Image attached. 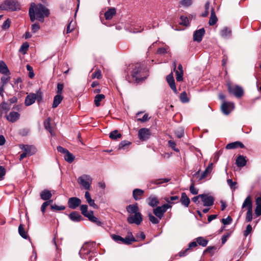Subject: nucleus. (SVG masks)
<instances>
[{
  "instance_id": "nucleus-54",
  "label": "nucleus",
  "mask_w": 261,
  "mask_h": 261,
  "mask_svg": "<svg viewBox=\"0 0 261 261\" xmlns=\"http://www.w3.org/2000/svg\"><path fill=\"white\" fill-rule=\"evenodd\" d=\"M50 208L54 211H63L65 209V206L63 205L58 206L56 204H53L50 206Z\"/></svg>"
},
{
  "instance_id": "nucleus-13",
  "label": "nucleus",
  "mask_w": 261,
  "mask_h": 261,
  "mask_svg": "<svg viewBox=\"0 0 261 261\" xmlns=\"http://www.w3.org/2000/svg\"><path fill=\"white\" fill-rule=\"evenodd\" d=\"M20 114L16 112H11L8 115H6L7 120L12 123L15 122L20 118Z\"/></svg>"
},
{
  "instance_id": "nucleus-20",
  "label": "nucleus",
  "mask_w": 261,
  "mask_h": 261,
  "mask_svg": "<svg viewBox=\"0 0 261 261\" xmlns=\"http://www.w3.org/2000/svg\"><path fill=\"white\" fill-rule=\"evenodd\" d=\"M148 204L149 206L154 207L159 204V201L157 197L153 195H150L147 199Z\"/></svg>"
},
{
  "instance_id": "nucleus-21",
  "label": "nucleus",
  "mask_w": 261,
  "mask_h": 261,
  "mask_svg": "<svg viewBox=\"0 0 261 261\" xmlns=\"http://www.w3.org/2000/svg\"><path fill=\"white\" fill-rule=\"evenodd\" d=\"M116 14V9L115 8H109L105 13V17L106 20H111Z\"/></svg>"
},
{
  "instance_id": "nucleus-47",
  "label": "nucleus",
  "mask_w": 261,
  "mask_h": 261,
  "mask_svg": "<svg viewBox=\"0 0 261 261\" xmlns=\"http://www.w3.org/2000/svg\"><path fill=\"white\" fill-rule=\"evenodd\" d=\"M157 207L158 208H159V210H160L163 213L165 214L167 211V210L169 208H171L172 206L171 205L167 203Z\"/></svg>"
},
{
  "instance_id": "nucleus-10",
  "label": "nucleus",
  "mask_w": 261,
  "mask_h": 261,
  "mask_svg": "<svg viewBox=\"0 0 261 261\" xmlns=\"http://www.w3.org/2000/svg\"><path fill=\"white\" fill-rule=\"evenodd\" d=\"M19 147L21 150L26 152L28 156L34 154L36 151V148L33 145L20 144Z\"/></svg>"
},
{
  "instance_id": "nucleus-32",
  "label": "nucleus",
  "mask_w": 261,
  "mask_h": 261,
  "mask_svg": "<svg viewBox=\"0 0 261 261\" xmlns=\"http://www.w3.org/2000/svg\"><path fill=\"white\" fill-rule=\"evenodd\" d=\"M10 109V106L7 103L5 102H3L0 105V117H1L3 113V111L5 112L6 114L8 113V112Z\"/></svg>"
},
{
  "instance_id": "nucleus-14",
  "label": "nucleus",
  "mask_w": 261,
  "mask_h": 261,
  "mask_svg": "<svg viewBox=\"0 0 261 261\" xmlns=\"http://www.w3.org/2000/svg\"><path fill=\"white\" fill-rule=\"evenodd\" d=\"M38 96H39V95L35 93H31L29 94L25 99L24 102L25 106H29L33 104L35 102Z\"/></svg>"
},
{
  "instance_id": "nucleus-25",
  "label": "nucleus",
  "mask_w": 261,
  "mask_h": 261,
  "mask_svg": "<svg viewBox=\"0 0 261 261\" xmlns=\"http://www.w3.org/2000/svg\"><path fill=\"white\" fill-rule=\"evenodd\" d=\"M90 214L87 218L92 222L95 223L98 226H101L102 225L101 222L96 217L93 215V212L92 211H90Z\"/></svg>"
},
{
  "instance_id": "nucleus-48",
  "label": "nucleus",
  "mask_w": 261,
  "mask_h": 261,
  "mask_svg": "<svg viewBox=\"0 0 261 261\" xmlns=\"http://www.w3.org/2000/svg\"><path fill=\"white\" fill-rule=\"evenodd\" d=\"M74 29V24L71 20L67 25L66 32L68 34L71 32Z\"/></svg>"
},
{
  "instance_id": "nucleus-38",
  "label": "nucleus",
  "mask_w": 261,
  "mask_h": 261,
  "mask_svg": "<svg viewBox=\"0 0 261 261\" xmlns=\"http://www.w3.org/2000/svg\"><path fill=\"white\" fill-rule=\"evenodd\" d=\"M74 156L69 151L65 154L64 159L65 161L69 163H72L74 160Z\"/></svg>"
},
{
  "instance_id": "nucleus-36",
  "label": "nucleus",
  "mask_w": 261,
  "mask_h": 261,
  "mask_svg": "<svg viewBox=\"0 0 261 261\" xmlns=\"http://www.w3.org/2000/svg\"><path fill=\"white\" fill-rule=\"evenodd\" d=\"M18 232L19 235L23 239H27L29 238L27 232L25 231L22 224H20L18 227Z\"/></svg>"
},
{
  "instance_id": "nucleus-46",
  "label": "nucleus",
  "mask_w": 261,
  "mask_h": 261,
  "mask_svg": "<svg viewBox=\"0 0 261 261\" xmlns=\"http://www.w3.org/2000/svg\"><path fill=\"white\" fill-rule=\"evenodd\" d=\"M29 47V43L28 42H24L21 45L19 49V51L22 53L23 54H25L28 50Z\"/></svg>"
},
{
  "instance_id": "nucleus-18",
  "label": "nucleus",
  "mask_w": 261,
  "mask_h": 261,
  "mask_svg": "<svg viewBox=\"0 0 261 261\" xmlns=\"http://www.w3.org/2000/svg\"><path fill=\"white\" fill-rule=\"evenodd\" d=\"M245 146L242 143L239 141H236L227 144L226 146V148L227 149H232L237 148H243Z\"/></svg>"
},
{
  "instance_id": "nucleus-63",
  "label": "nucleus",
  "mask_w": 261,
  "mask_h": 261,
  "mask_svg": "<svg viewBox=\"0 0 261 261\" xmlns=\"http://www.w3.org/2000/svg\"><path fill=\"white\" fill-rule=\"evenodd\" d=\"M150 119L148 115L147 114H145L142 118H138L137 120V121H140L141 122H145L148 121Z\"/></svg>"
},
{
  "instance_id": "nucleus-53",
  "label": "nucleus",
  "mask_w": 261,
  "mask_h": 261,
  "mask_svg": "<svg viewBox=\"0 0 261 261\" xmlns=\"http://www.w3.org/2000/svg\"><path fill=\"white\" fill-rule=\"evenodd\" d=\"M102 78L101 72L100 70H97L96 71L92 73V79H100Z\"/></svg>"
},
{
  "instance_id": "nucleus-39",
  "label": "nucleus",
  "mask_w": 261,
  "mask_h": 261,
  "mask_svg": "<svg viewBox=\"0 0 261 261\" xmlns=\"http://www.w3.org/2000/svg\"><path fill=\"white\" fill-rule=\"evenodd\" d=\"M111 238L114 240L115 242L118 244H123V238L121 236L115 234H112L111 235Z\"/></svg>"
},
{
  "instance_id": "nucleus-4",
  "label": "nucleus",
  "mask_w": 261,
  "mask_h": 261,
  "mask_svg": "<svg viewBox=\"0 0 261 261\" xmlns=\"http://www.w3.org/2000/svg\"><path fill=\"white\" fill-rule=\"evenodd\" d=\"M21 6L20 4L15 0L5 1L0 5V10L7 11H16L20 10Z\"/></svg>"
},
{
  "instance_id": "nucleus-42",
  "label": "nucleus",
  "mask_w": 261,
  "mask_h": 261,
  "mask_svg": "<svg viewBox=\"0 0 261 261\" xmlns=\"http://www.w3.org/2000/svg\"><path fill=\"white\" fill-rule=\"evenodd\" d=\"M149 221L154 224H158L160 222V220L158 217L154 216L151 213L148 214Z\"/></svg>"
},
{
  "instance_id": "nucleus-2",
  "label": "nucleus",
  "mask_w": 261,
  "mask_h": 261,
  "mask_svg": "<svg viewBox=\"0 0 261 261\" xmlns=\"http://www.w3.org/2000/svg\"><path fill=\"white\" fill-rule=\"evenodd\" d=\"M29 13L31 21L33 22L37 19L41 22H43L44 18L49 15V11L41 4L36 5L32 3L29 9Z\"/></svg>"
},
{
  "instance_id": "nucleus-44",
  "label": "nucleus",
  "mask_w": 261,
  "mask_h": 261,
  "mask_svg": "<svg viewBox=\"0 0 261 261\" xmlns=\"http://www.w3.org/2000/svg\"><path fill=\"white\" fill-rule=\"evenodd\" d=\"M175 135L178 138H181L184 136V129L182 127H178L175 131Z\"/></svg>"
},
{
  "instance_id": "nucleus-11",
  "label": "nucleus",
  "mask_w": 261,
  "mask_h": 261,
  "mask_svg": "<svg viewBox=\"0 0 261 261\" xmlns=\"http://www.w3.org/2000/svg\"><path fill=\"white\" fill-rule=\"evenodd\" d=\"M81 200L80 198L73 197L69 198L68 201V206L71 209H75L81 204Z\"/></svg>"
},
{
  "instance_id": "nucleus-6",
  "label": "nucleus",
  "mask_w": 261,
  "mask_h": 261,
  "mask_svg": "<svg viewBox=\"0 0 261 261\" xmlns=\"http://www.w3.org/2000/svg\"><path fill=\"white\" fill-rule=\"evenodd\" d=\"M228 91L230 94L234 95L237 98H240L244 95L243 88L239 85L232 86L231 83H227Z\"/></svg>"
},
{
  "instance_id": "nucleus-51",
  "label": "nucleus",
  "mask_w": 261,
  "mask_h": 261,
  "mask_svg": "<svg viewBox=\"0 0 261 261\" xmlns=\"http://www.w3.org/2000/svg\"><path fill=\"white\" fill-rule=\"evenodd\" d=\"M26 68L27 70L29 72V76L32 79L34 77L35 74L34 73L33 69L32 66H31L29 64H27L26 66Z\"/></svg>"
},
{
  "instance_id": "nucleus-58",
  "label": "nucleus",
  "mask_w": 261,
  "mask_h": 261,
  "mask_svg": "<svg viewBox=\"0 0 261 261\" xmlns=\"http://www.w3.org/2000/svg\"><path fill=\"white\" fill-rule=\"evenodd\" d=\"M175 72L176 74V81L178 82H180L182 81L184 72H179L178 70H176Z\"/></svg>"
},
{
  "instance_id": "nucleus-33",
  "label": "nucleus",
  "mask_w": 261,
  "mask_h": 261,
  "mask_svg": "<svg viewBox=\"0 0 261 261\" xmlns=\"http://www.w3.org/2000/svg\"><path fill=\"white\" fill-rule=\"evenodd\" d=\"M63 99V96L60 95H56L54 98V101L52 105L53 108H57Z\"/></svg>"
},
{
  "instance_id": "nucleus-43",
  "label": "nucleus",
  "mask_w": 261,
  "mask_h": 261,
  "mask_svg": "<svg viewBox=\"0 0 261 261\" xmlns=\"http://www.w3.org/2000/svg\"><path fill=\"white\" fill-rule=\"evenodd\" d=\"M153 212L154 215L159 219H162L164 215V214L158 207L153 209Z\"/></svg>"
},
{
  "instance_id": "nucleus-62",
  "label": "nucleus",
  "mask_w": 261,
  "mask_h": 261,
  "mask_svg": "<svg viewBox=\"0 0 261 261\" xmlns=\"http://www.w3.org/2000/svg\"><path fill=\"white\" fill-rule=\"evenodd\" d=\"M252 226L250 224H248L246 228V230L244 231V236L245 237H247L249 234H250L252 231Z\"/></svg>"
},
{
  "instance_id": "nucleus-5",
  "label": "nucleus",
  "mask_w": 261,
  "mask_h": 261,
  "mask_svg": "<svg viewBox=\"0 0 261 261\" xmlns=\"http://www.w3.org/2000/svg\"><path fill=\"white\" fill-rule=\"evenodd\" d=\"M242 208H247L245 221L250 222L252 220V200L251 196L249 195L245 199L243 203Z\"/></svg>"
},
{
  "instance_id": "nucleus-29",
  "label": "nucleus",
  "mask_w": 261,
  "mask_h": 261,
  "mask_svg": "<svg viewBox=\"0 0 261 261\" xmlns=\"http://www.w3.org/2000/svg\"><path fill=\"white\" fill-rule=\"evenodd\" d=\"M246 157L243 155H239L236 159V163L238 167H243L246 164Z\"/></svg>"
},
{
  "instance_id": "nucleus-40",
  "label": "nucleus",
  "mask_w": 261,
  "mask_h": 261,
  "mask_svg": "<svg viewBox=\"0 0 261 261\" xmlns=\"http://www.w3.org/2000/svg\"><path fill=\"white\" fill-rule=\"evenodd\" d=\"M80 210L81 213L86 217L88 216L90 214V211H88V206L86 204L81 205L80 206Z\"/></svg>"
},
{
  "instance_id": "nucleus-45",
  "label": "nucleus",
  "mask_w": 261,
  "mask_h": 261,
  "mask_svg": "<svg viewBox=\"0 0 261 261\" xmlns=\"http://www.w3.org/2000/svg\"><path fill=\"white\" fill-rule=\"evenodd\" d=\"M180 100L183 103H186L189 102V99L187 97V94L186 92H182L180 94Z\"/></svg>"
},
{
  "instance_id": "nucleus-52",
  "label": "nucleus",
  "mask_w": 261,
  "mask_h": 261,
  "mask_svg": "<svg viewBox=\"0 0 261 261\" xmlns=\"http://www.w3.org/2000/svg\"><path fill=\"white\" fill-rule=\"evenodd\" d=\"M53 201V200H48V201H46L43 203V204H42L41 207V211L42 212V213H45L46 207L48 205H49L50 203H52Z\"/></svg>"
},
{
  "instance_id": "nucleus-50",
  "label": "nucleus",
  "mask_w": 261,
  "mask_h": 261,
  "mask_svg": "<svg viewBox=\"0 0 261 261\" xmlns=\"http://www.w3.org/2000/svg\"><path fill=\"white\" fill-rule=\"evenodd\" d=\"M227 182L231 189L232 190H234L237 188L236 185L237 182L236 181H233L231 179H227Z\"/></svg>"
},
{
  "instance_id": "nucleus-59",
  "label": "nucleus",
  "mask_w": 261,
  "mask_h": 261,
  "mask_svg": "<svg viewBox=\"0 0 261 261\" xmlns=\"http://www.w3.org/2000/svg\"><path fill=\"white\" fill-rule=\"evenodd\" d=\"M11 24V20L9 18L7 19V20L3 23L2 28L3 30H6L9 28Z\"/></svg>"
},
{
  "instance_id": "nucleus-19",
  "label": "nucleus",
  "mask_w": 261,
  "mask_h": 261,
  "mask_svg": "<svg viewBox=\"0 0 261 261\" xmlns=\"http://www.w3.org/2000/svg\"><path fill=\"white\" fill-rule=\"evenodd\" d=\"M68 217L69 219L73 222H80L83 220L82 217L76 212L71 213L68 215Z\"/></svg>"
},
{
  "instance_id": "nucleus-3",
  "label": "nucleus",
  "mask_w": 261,
  "mask_h": 261,
  "mask_svg": "<svg viewBox=\"0 0 261 261\" xmlns=\"http://www.w3.org/2000/svg\"><path fill=\"white\" fill-rule=\"evenodd\" d=\"M126 210L128 214L127 221L129 224L140 225L143 221V216L140 213L137 203L129 204L126 207Z\"/></svg>"
},
{
  "instance_id": "nucleus-22",
  "label": "nucleus",
  "mask_w": 261,
  "mask_h": 261,
  "mask_svg": "<svg viewBox=\"0 0 261 261\" xmlns=\"http://www.w3.org/2000/svg\"><path fill=\"white\" fill-rule=\"evenodd\" d=\"M144 191L140 189H135L133 191V196L135 200H139L141 199Z\"/></svg>"
},
{
  "instance_id": "nucleus-23",
  "label": "nucleus",
  "mask_w": 261,
  "mask_h": 261,
  "mask_svg": "<svg viewBox=\"0 0 261 261\" xmlns=\"http://www.w3.org/2000/svg\"><path fill=\"white\" fill-rule=\"evenodd\" d=\"M180 202L184 206L186 207L189 206L190 203V200L186 193L183 192L181 193Z\"/></svg>"
},
{
  "instance_id": "nucleus-55",
  "label": "nucleus",
  "mask_w": 261,
  "mask_h": 261,
  "mask_svg": "<svg viewBox=\"0 0 261 261\" xmlns=\"http://www.w3.org/2000/svg\"><path fill=\"white\" fill-rule=\"evenodd\" d=\"M64 88V85L63 84L58 83L57 84V87L56 90L57 95H62V91Z\"/></svg>"
},
{
  "instance_id": "nucleus-41",
  "label": "nucleus",
  "mask_w": 261,
  "mask_h": 261,
  "mask_svg": "<svg viewBox=\"0 0 261 261\" xmlns=\"http://www.w3.org/2000/svg\"><path fill=\"white\" fill-rule=\"evenodd\" d=\"M196 240L197 243L203 247H205L208 243V241L201 237H198Z\"/></svg>"
},
{
  "instance_id": "nucleus-27",
  "label": "nucleus",
  "mask_w": 261,
  "mask_h": 261,
  "mask_svg": "<svg viewBox=\"0 0 261 261\" xmlns=\"http://www.w3.org/2000/svg\"><path fill=\"white\" fill-rule=\"evenodd\" d=\"M50 121L51 119L50 118H47L44 121V125L45 128L48 130L50 135L51 136H55V134L54 131V129L50 126Z\"/></svg>"
},
{
  "instance_id": "nucleus-15",
  "label": "nucleus",
  "mask_w": 261,
  "mask_h": 261,
  "mask_svg": "<svg viewBox=\"0 0 261 261\" xmlns=\"http://www.w3.org/2000/svg\"><path fill=\"white\" fill-rule=\"evenodd\" d=\"M166 80L169 85L170 88L172 89V90L173 91V92L177 94V91L176 89V87L175 84L174 79L173 77V73H171L169 75H168L166 77Z\"/></svg>"
},
{
  "instance_id": "nucleus-56",
  "label": "nucleus",
  "mask_w": 261,
  "mask_h": 261,
  "mask_svg": "<svg viewBox=\"0 0 261 261\" xmlns=\"http://www.w3.org/2000/svg\"><path fill=\"white\" fill-rule=\"evenodd\" d=\"M189 190L190 192L193 195H196L198 193V190L195 187L193 182L190 185Z\"/></svg>"
},
{
  "instance_id": "nucleus-28",
  "label": "nucleus",
  "mask_w": 261,
  "mask_h": 261,
  "mask_svg": "<svg viewBox=\"0 0 261 261\" xmlns=\"http://www.w3.org/2000/svg\"><path fill=\"white\" fill-rule=\"evenodd\" d=\"M135 241L136 239L133 236L132 233L129 232L125 238H123V244L130 245Z\"/></svg>"
},
{
  "instance_id": "nucleus-64",
  "label": "nucleus",
  "mask_w": 261,
  "mask_h": 261,
  "mask_svg": "<svg viewBox=\"0 0 261 261\" xmlns=\"http://www.w3.org/2000/svg\"><path fill=\"white\" fill-rule=\"evenodd\" d=\"M9 74L5 75L2 77L1 81L2 83V85L5 86L10 80V77L9 76Z\"/></svg>"
},
{
  "instance_id": "nucleus-9",
  "label": "nucleus",
  "mask_w": 261,
  "mask_h": 261,
  "mask_svg": "<svg viewBox=\"0 0 261 261\" xmlns=\"http://www.w3.org/2000/svg\"><path fill=\"white\" fill-rule=\"evenodd\" d=\"M222 112L226 115H228L234 109V104L232 102L224 101L221 107Z\"/></svg>"
},
{
  "instance_id": "nucleus-12",
  "label": "nucleus",
  "mask_w": 261,
  "mask_h": 261,
  "mask_svg": "<svg viewBox=\"0 0 261 261\" xmlns=\"http://www.w3.org/2000/svg\"><path fill=\"white\" fill-rule=\"evenodd\" d=\"M150 135L149 129L146 128H141L138 132V137L141 141H145L148 139Z\"/></svg>"
},
{
  "instance_id": "nucleus-60",
  "label": "nucleus",
  "mask_w": 261,
  "mask_h": 261,
  "mask_svg": "<svg viewBox=\"0 0 261 261\" xmlns=\"http://www.w3.org/2000/svg\"><path fill=\"white\" fill-rule=\"evenodd\" d=\"M180 4L185 7H189L192 4V0H180Z\"/></svg>"
},
{
  "instance_id": "nucleus-16",
  "label": "nucleus",
  "mask_w": 261,
  "mask_h": 261,
  "mask_svg": "<svg viewBox=\"0 0 261 261\" xmlns=\"http://www.w3.org/2000/svg\"><path fill=\"white\" fill-rule=\"evenodd\" d=\"M205 34V30L204 28L200 29L196 31L193 35V40L197 41L198 42H200L202 40V37Z\"/></svg>"
},
{
  "instance_id": "nucleus-49",
  "label": "nucleus",
  "mask_w": 261,
  "mask_h": 261,
  "mask_svg": "<svg viewBox=\"0 0 261 261\" xmlns=\"http://www.w3.org/2000/svg\"><path fill=\"white\" fill-rule=\"evenodd\" d=\"M180 24L182 25H184L186 26L189 25V20L187 16H180Z\"/></svg>"
},
{
  "instance_id": "nucleus-34",
  "label": "nucleus",
  "mask_w": 261,
  "mask_h": 261,
  "mask_svg": "<svg viewBox=\"0 0 261 261\" xmlns=\"http://www.w3.org/2000/svg\"><path fill=\"white\" fill-rule=\"evenodd\" d=\"M105 98V95L102 94H97L94 98V104L97 107H98L100 106V102Z\"/></svg>"
},
{
  "instance_id": "nucleus-61",
  "label": "nucleus",
  "mask_w": 261,
  "mask_h": 261,
  "mask_svg": "<svg viewBox=\"0 0 261 261\" xmlns=\"http://www.w3.org/2000/svg\"><path fill=\"white\" fill-rule=\"evenodd\" d=\"M168 144H169V146L173 149L174 150V151H176V152H179V150L178 149V148H176V143L174 142V141H172L171 140H169L168 141Z\"/></svg>"
},
{
  "instance_id": "nucleus-17",
  "label": "nucleus",
  "mask_w": 261,
  "mask_h": 261,
  "mask_svg": "<svg viewBox=\"0 0 261 261\" xmlns=\"http://www.w3.org/2000/svg\"><path fill=\"white\" fill-rule=\"evenodd\" d=\"M52 193L51 191L45 189L43 190L40 194V198L43 200L48 201L52 197L55 191H53Z\"/></svg>"
},
{
  "instance_id": "nucleus-30",
  "label": "nucleus",
  "mask_w": 261,
  "mask_h": 261,
  "mask_svg": "<svg viewBox=\"0 0 261 261\" xmlns=\"http://www.w3.org/2000/svg\"><path fill=\"white\" fill-rule=\"evenodd\" d=\"M211 17L208 21V23L210 25H213L215 24L217 21L218 18L216 15L215 10L214 8L211 9Z\"/></svg>"
},
{
  "instance_id": "nucleus-31",
  "label": "nucleus",
  "mask_w": 261,
  "mask_h": 261,
  "mask_svg": "<svg viewBox=\"0 0 261 261\" xmlns=\"http://www.w3.org/2000/svg\"><path fill=\"white\" fill-rule=\"evenodd\" d=\"M0 72L5 75L10 74L8 67L3 61H0Z\"/></svg>"
},
{
  "instance_id": "nucleus-7",
  "label": "nucleus",
  "mask_w": 261,
  "mask_h": 261,
  "mask_svg": "<svg viewBox=\"0 0 261 261\" xmlns=\"http://www.w3.org/2000/svg\"><path fill=\"white\" fill-rule=\"evenodd\" d=\"M78 183L86 190H90L92 182V177L87 174H83L77 179Z\"/></svg>"
},
{
  "instance_id": "nucleus-26",
  "label": "nucleus",
  "mask_w": 261,
  "mask_h": 261,
  "mask_svg": "<svg viewBox=\"0 0 261 261\" xmlns=\"http://www.w3.org/2000/svg\"><path fill=\"white\" fill-rule=\"evenodd\" d=\"M213 164L211 163L208 164L205 170L202 172L199 179H203L209 175L213 170Z\"/></svg>"
},
{
  "instance_id": "nucleus-1",
  "label": "nucleus",
  "mask_w": 261,
  "mask_h": 261,
  "mask_svg": "<svg viewBox=\"0 0 261 261\" xmlns=\"http://www.w3.org/2000/svg\"><path fill=\"white\" fill-rule=\"evenodd\" d=\"M125 73V79L130 83L142 82L148 76V70L139 63L129 64Z\"/></svg>"
},
{
  "instance_id": "nucleus-8",
  "label": "nucleus",
  "mask_w": 261,
  "mask_h": 261,
  "mask_svg": "<svg viewBox=\"0 0 261 261\" xmlns=\"http://www.w3.org/2000/svg\"><path fill=\"white\" fill-rule=\"evenodd\" d=\"M201 197V201L203 202V205L205 207H211L214 204V198L207 194H199Z\"/></svg>"
},
{
  "instance_id": "nucleus-24",
  "label": "nucleus",
  "mask_w": 261,
  "mask_h": 261,
  "mask_svg": "<svg viewBox=\"0 0 261 261\" xmlns=\"http://www.w3.org/2000/svg\"><path fill=\"white\" fill-rule=\"evenodd\" d=\"M256 207L255 214L256 216L261 215V196L258 197L255 199Z\"/></svg>"
},
{
  "instance_id": "nucleus-57",
  "label": "nucleus",
  "mask_w": 261,
  "mask_h": 261,
  "mask_svg": "<svg viewBox=\"0 0 261 261\" xmlns=\"http://www.w3.org/2000/svg\"><path fill=\"white\" fill-rule=\"evenodd\" d=\"M170 180V179L168 178L158 179H156L154 181V184H155L156 185H159V184H162L163 183L168 182Z\"/></svg>"
},
{
  "instance_id": "nucleus-35",
  "label": "nucleus",
  "mask_w": 261,
  "mask_h": 261,
  "mask_svg": "<svg viewBox=\"0 0 261 261\" xmlns=\"http://www.w3.org/2000/svg\"><path fill=\"white\" fill-rule=\"evenodd\" d=\"M231 35V31L228 28H224L221 31V35L224 38L230 37Z\"/></svg>"
},
{
  "instance_id": "nucleus-37",
  "label": "nucleus",
  "mask_w": 261,
  "mask_h": 261,
  "mask_svg": "<svg viewBox=\"0 0 261 261\" xmlns=\"http://www.w3.org/2000/svg\"><path fill=\"white\" fill-rule=\"evenodd\" d=\"M122 135L117 130L112 131L109 134V137L112 140H116L121 138Z\"/></svg>"
}]
</instances>
